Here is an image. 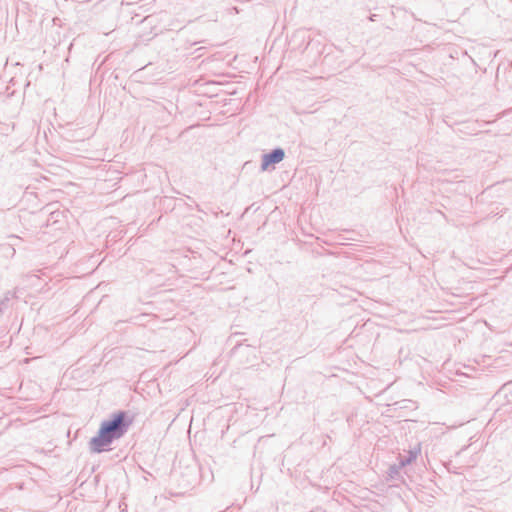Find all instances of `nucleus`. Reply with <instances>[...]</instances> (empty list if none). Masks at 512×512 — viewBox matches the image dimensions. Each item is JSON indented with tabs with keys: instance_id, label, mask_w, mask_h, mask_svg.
<instances>
[{
	"instance_id": "39448f33",
	"label": "nucleus",
	"mask_w": 512,
	"mask_h": 512,
	"mask_svg": "<svg viewBox=\"0 0 512 512\" xmlns=\"http://www.w3.org/2000/svg\"><path fill=\"white\" fill-rule=\"evenodd\" d=\"M236 349H237V351L242 352V350L247 349V346H245V347L238 346Z\"/></svg>"
},
{
	"instance_id": "7ed1b4c3",
	"label": "nucleus",
	"mask_w": 512,
	"mask_h": 512,
	"mask_svg": "<svg viewBox=\"0 0 512 512\" xmlns=\"http://www.w3.org/2000/svg\"><path fill=\"white\" fill-rule=\"evenodd\" d=\"M420 449L410 450L406 456H400V464L401 466H406L412 463L419 453Z\"/></svg>"
},
{
	"instance_id": "20e7f679",
	"label": "nucleus",
	"mask_w": 512,
	"mask_h": 512,
	"mask_svg": "<svg viewBox=\"0 0 512 512\" xmlns=\"http://www.w3.org/2000/svg\"><path fill=\"white\" fill-rule=\"evenodd\" d=\"M236 93H237V90L235 88V84L226 81V94L233 95Z\"/></svg>"
},
{
	"instance_id": "f03ea898",
	"label": "nucleus",
	"mask_w": 512,
	"mask_h": 512,
	"mask_svg": "<svg viewBox=\"0 0 512 512\" xmlns=\"http://www.w3.org/2000/svg\"><path fill=\"white\" fill-rule=\"evenodd\" d=\"M285 157V152L281 148H276L270 153H266L262 156L261 169L267 170L269 165L277 164L281 162Z\"/></svg>"
},
{
	"instance_id": "f257e3e1",
	"label": "nucleus",
	"mask_w": 512,
	"mask_h": 512,
	"mask_svg": "<svg viewBox=\"0 0 512 512\" xmlns=\"http://www.w3.org/2000/svg\"><path fill=\"white\" fill-rule=\"evenodd\" d=\"M131 420L124 411L115 413L111 419L103 421L96 436L91 438L89 449L92 453H101L112 444L114 440L121 438L128 430Z\"/></svg>"
}]
</instances>
